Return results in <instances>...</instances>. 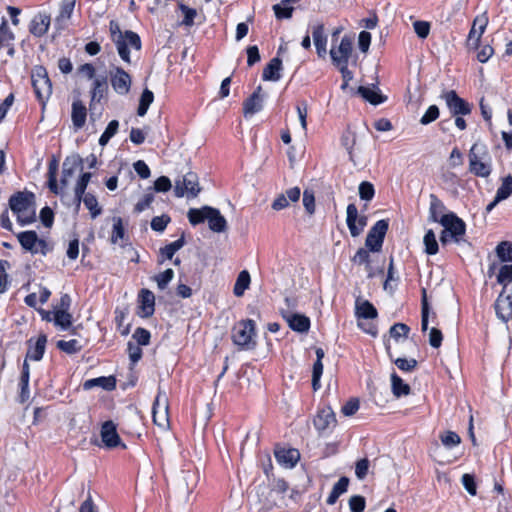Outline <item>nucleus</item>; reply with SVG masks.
<instances>
[{
    "label": "nucleus",
    "mask_w": 512,
    "mask_h": 512,
    "mask_svg": "<svg viewBox=\"0 0 512 512\" xmlns=\"http://www.w3.org/2000/svg\"><path fill=\"white\" fill-rule=\"evenodd\" d=\"M83 201L85 207L89 210L91 218L95 219L102 214V207L99 205L96 196L90 192L84 194L81 202Z\"/></svg>",
    "instance_id": "nucleus-46"
},
{
    "label": "nucleus",
    "mask_w": 512,
    "mask_h": 512,
    "mask_svg": "<svg viewBox=\"0 0 512 512\" xmlns=\"http://www.w3.org/2000/svg\"><path fill=\"white\" fill-rule=\"evenodd\" d=\"M71 306V297L69 294H62L59 303L53 309V323L61 330H67L71 327L73 317L69 312Z\"/></svg>",
    "instance_id": "nucleus-8"
},
{
    "label": "nucleus",
    "mask_w": 512,
    "mask_h": 512,
    "mask_svg": "<svg viewBox=\"0 0 512 512\" xmlns=\"http://www.w3.org/2000/svg\"><path fill=\"white\" fill-rule=\"evenodd\" d=\"M92 174L90 172H84L80 175L74 188V199L77 206H80L82 197L86 193L87 186L91 180Z\"/></svg>",
    "instance_id": "nucleus-43"
},
{
    "label": "nucleus",
    "mask_w": 512,
    "mask_h": 512,
    "mask_svg": "<svg viewBox=\"0 0 512 512\" xmlns=\"http://www.w3.org/2000/svg\"><path fill=\"white\" fill-rule=\"evenodd\" d=\"M410 332V327L405 323H395L389 329L390 338L399 341L400 338L407 339Z\"/></svg>",
    "instance_id": "nucleus-57"
},
{
    "label": "nucleus",
    "mask_w": 512,
    "mask_h": 512,
    "mask_svg": "<svg viewBox=\"0 0 512 512\" xmlns=\"http://www.w3.org/2000/svg\"><path fill=\"white\" fill-rule=\"evenodd\" d=\"M153 101H154L153 92L147 88L144 89L140 96L139 105L137 108V114L141 117L145 116L149 109V106L152 104Z\"/></svg>",
    "instance_id": "nucleus-49"
},
{
    "label": "nucleus",
    "mask_w": 512,
    "mask_h": 512,
    "mask_svg": "<svg viewBox=\"0 0 512 512\" xmlns=\"http://www.w3.org/2000/svg\"><path fill=\"white\" fill-rule=\"evenodd\" d=\"M21 248L32 255L46 256L54 250L55 244L51 240L39 238L34 230L21 231L16 234Z\"/></svg>",
    "instance_id": "nucleus-4"
},
{
    "label": "nucleus",
    "mask_w": 512,
    "mask_h": 512,
    "mask_svg": "<svg viewBox=\"0 0 512 512\" xmlns=\"http://www.w3.org/2000/svg\"><path fill=\"white\" fill-rule=\"evenodd\" d=\"M496 255L501 262H512V242L502 241L496 246Z\"/></svg>",
    "instance_id": "nucleus-53"
},
{
    "label": "nucleus",
    "mask_w": 512,
    "mask_h": 512,
    "mask_svg": "<svg viewBox=\"0 0 512 512\" xmlns=\"http://www.w3.org/2000/svg\"><path fill=\"white\" fill-rule=\"evenodd\" d=\"M58 160L56 158H52L48 163V172H47V185L49 190L54 194H59L60 189L57 183V173H58Z\"/></svg>",
    "instance_id": "nucleus-42"
},
{
    "label": "nucleus",
    "mask_w": 512,
    "mask_h": 512,
    "mask_svg": "<svg viewBox=\"0 0 512 512\" xmlns=\"http://www.w3.org/2000/svg\"><path fill=\"white\" fill-rule=\"evenodd\" d=\"M399 281H400V277L398 275H396L394 258L391 256L389 259V264H388V268H387L386 279L383 283V289L385 291H389L390 293H393L395 291V288L392 287L391 282H395L397 284Z\"/></svg>",
    "instance_id": "nucleus-48"
},
{
    "label": "nucleus",
    "mask_w": 512,
    "mask_h": 512,
    "mask_svg": "<svg viewBox=\"0 0 512 512\" xmlns=\"http://www.w3.org/2000/svg\"><path fill=\"white\" fill-rule=\"evenodd\" d=\"M287 321L289 327L298 333L308 332L311 326L309 317L303 314L294 313L287 319Z\"/></svg>",
    "instance_id": "nucleus-39"
},
{
    "label": "nucleus",
    "mask_w": 512,
    "mask_h": 512,
    "mask_svg": "<svg viewBox=\"0 0 512 512\" xmlns=\"http://www.w3.org/2000/svg\"><path fill=\"white\" fill-rule=\"evenodd\" d=\"M444 233L454 236V242H459L466 233L465 222L454 212H448V217L441 218Z\"/></svg>",
    "instance_id": "nucleus-16"
},
{
    "label": "nucleus",
    "mask_w": 512,
    "mask_h": 512,
    "mask_svg": "<svg viewBox=\"0 0 512 512\" xmlns=\"http://www.w3.org/2000/svg\"><path fill=\"white\" fill-rule=\"evenodd\" d=\"M368 248H359L355 255L351 258V261L357 265H365L367 270V277L373 278L375 273L371 266V256Z\"/></svg>",
    "instance_id": "nucleus-38"
},
{
    "label": "nucleus",
    "mask_w": 512,
    "mask_h": 512,
    "mask_svg": "<svg viewBox=\"0 0 512 512\" xmlns=\"http://www.w3.org/2000/svg\"><path fill=\"white\" fill-rule=\"evenodd\" d=\"M489 18L487 12L477 15L472 23L468 37L466 39V47L469 50L476 51L480 47L481 38L487 28Z\"/></svg>",
    "instance_id": "nucleus-12"
},
{
    "label": "nucleus",
    "mask_w": 512,
    "mask_h": 512,
    "mask_svg": "<svg viewBox=\"0 0 512 512\" xmlns=\"http://www.w3.org/2000/svg\"><path fill=\"white\" fill-rule=\"evenodd\" d=\"M442 444L447 448H452L461 443V437L454 431H446L440 435Z\"/></svg>",
    "instance_id": "nucleus-62"
},
{
    "label": "nucleus",
    "mask_w": 512,
    "mask_h": 512,
    "mask_svg": "<svg viewBox=\"0 0 512 512\" xmlns=\"http://www.w3.org/2000/svg\"><path fill=\"white\" fill-rule=\"evenodd\" d=\"M447 108L452 116L469 115L472 112L473 104L461 98L455 90H446L441 94Z\"/></svg>",
    "instance_id": "nucleus-11"
},
{
    "label": "nucleus",
    "mask_w": 512,
    "mask_h": 512,
    "mask_svg": "<svg viewBox=\"0 0 512 512\" xmlns=\"http://www.w3.org/2000/svg\"><path fill=\"white\" fill-rule=\"evenodd\" d=\"M497 282L503 287L508 288V284L512 282V264L501 266L497 275Z\"/></svg>",
    "instance_id": "nucleus-58"
},
{
    "label": "nucleus",
    "mask_w": 512,
    "mask_h": 512,
    "mask_svg": "<svg viewBox=\"0 0 512 512\" xmlns=\"http://www.w3.org/2000/svg\"><path fill=\"white\" fill-rule=\"evenodd\" d=\"M82 158L79 156L69 158L67 157L63 162V170L62 175L64 178H69L73 176L75 170L78 166L82 165Z\"/></svg>",
    "instance_id": "nucleus-56"
},
{
    "label": "nucleus",
    "mask_w": 512,
    "mask_h": 512,
    "mask_svg": "<svg viewBox=\"0 0 512 512\" xmlns=\"http://www.w3.org/2000/svg\"><path fill=\"white\" fill-rule=\"evenodd\" d=\"M313 424L320 435L331 434L337 426L333 409L330 406L319 408L314 416Z\"/></svg>",
    "instance_id": "nucleus-9"
},
{
    "label": "nucleus",
    "mask_w": 512,
    "mask_h": 512,
    "mask_svg": "<svg viewBox=\"0 0 512 512\" xmlns=\"http://www.w3.org/2000/svg\"><path fill=\"white\" fill-rule=\"evenodd\" d=\"M8 205L20 226H27L36 221V195L34 192L27 189L16 191L10 196Z\"/></svg>",
    "instance_id": "nucleus-1"
},
{
    "label": "nucleus",
    "mask_w": 512,
    "mask_h": 512,
    "mask_svg": "<svg viewBox=\"0 0 512 512\" xmlns=\"http://www.w3.org/2000/svg\"><path fill=\"white\" fill-rule=\"evenodd\" d=\"M425 253L428 255H435L439 251V245L432 229H429L423 238Z\"/></svg>",
    "instance_id": "nucleus-51"
},
{
    "label": "nucleus",
    "mask_w": 512,
    "mask_h": 512,
    "mask_svg": "<svg viewBox=\"0 0 512 512\" xmlns=\"http://www.w3.org/2000/svg\"><path fill=\"white\" fill-rule=\"evenodd\" d=\"M349 478L346 476H342L339 480L333 485V488L326 499V503L328 505H334L338 498L347 491L349 486Z\"/></svg>",
    "instance_id": "nucleus-40"
},
{
    "label": "nucleus",
    "mask_w": 512,
    "mask_h": 512,
    "mask_svg": "<svg viewBox=\"0 0 512 512\" xmlns=\"http://www.w3.org/2000/svg\"><path fill=\"white\" fill-rule=\"evenodd\" d=\"M443 201L435 194H430L428 220L433 223H442L441 218L448 217V212Z\"/></svg>",
    "instance_id": "nucleus-25"
},
{
    "label": "nucleus",
    "mask_w": 512,
    "mask_h": 512,
    "mask_svg": "<svg viewBox=\"0 0 512 512\" xmlns=\"http://www.w3.org/2000/svg\"><path fill=\"white\" fill-rule=\"evenodd\" d=\"M184 245L185 238L184 235H182L179 239L160 248V256L162 259L159 261V263H163L164 260H172L175 253L178 250H180Z\"/></svg>",
    "instance_id": "nucleus-41"
},
{
    "label": "nucleus",
    "mask_w": 512,
    "mask_h": 512,
    "mask_svg": "<svg viewBox=\"0 0 512 512\" xmlns=\"http://www.w3.org/2000/svg\"><path fill=\"white\" fill-rule=\"evenodd\" d=\"M256 323L252 319L237 321L231 329V340L238 350H252L256 347Z\"/></svg>",
    "instance_id": "nucleus-3"
},
{
    "label": "nucleus",
    "mask_w": 512,
    "mask_h": 512,
    "mask_svg": "<svg viewBox=\"0 0 512 512\" xmlns=\"http://www.w3.org/2000/svg\"><path fill=\"white\" fill-rule=\"evenodd\" d=\"M421 292V331L425 332L428 329L430 306L427 299L426 289L422 288Z\"/></svg>",
    "instance_id": "nucleus-50"
},
{
    "label": "nucleus",
    "mask_w": 512,
    "mask_h": 512,
    "mask_svg": "<svg viewBox=\"0 0 512 512\" xmlns=\"http://www.w3.org/2000/svg\"><path fill=\"white\" fill-rule=\"evenodd\" d=\"M359 94L369 103L373 105H379L386 101L387 97L383 96L379 92L364 86L358 88Z\"/></svg>",
    "instance_id": "nucleus-47"
},
{
    "label": "nucleus",
    "mask_w": 512,
    "mask_h": 512,
    "mask_svg": "<svg viewBox=\"0 0 512 512\" xmlns=\"http://www.w3.org/2000/svg\"><path fill=\"white\" fill-rule=\"evenodd\" d=\"M87 119V108L84 103L77 99L72 102L71 120L73 128L77 131L85 126Z\"/></svg>",
    "instance_id": "nucleus-28"
},
{
    "label": "nucleus",
    "mask_w": 512,
    "mask_h": 512,
    "mask_svg": "<svg viewBox=\"0 0 512 512\" xmlns=\"http://www.w3.org/2000/svg\"><path fill=\"white\" fill-rule=\"evenodd\" d=\"M174 277V271L171 268L166 269L165 271L155 275L153 277L154 281L157 283V286L160 290H164L171 280Z\"/></svg>",
    "instance_id": "nucleus-59"
},
{
    "label": "nucleus",
    "mask_w": 512,
    "mask_h": 512,
    "mask_svg": "<svg viewBox=\"0 0 512 512\" xmlns=\"http://www.w3.org/2000/svg\"><path fill=\"white\" fill-rule=\"evenodd\" d=\"M207 210V221L210 230L216 233H223L228 229L225 217L217 208L209 206Z\"/></svg>",
    "instance_id": "nucleus-27"
},
{
    "label": "nucleus",
    "mask_w": 512,
    "mask_h": 512,
    "mask_svg": "<svg viewBox=\"0 0 512 512\" xmlns=\"http://www.w3.org/2000/svg\"><path fill=\"white\" fill-rule=\"evenodd\" d=\"M201 192L198 175L195 172H188L175 180L174 194L181 198L187 196L195 198Z\"/></svg>",
    "instance_id": "nucleus-7"
},
{
    "label": "nucleus",
    "mask_w": 512,
    "mask_h": 512,
    "mask_svg": "<svg viewBox=\"0 0 512 512\" xmlns=\"http://www.w3.org/2000/svg\"><path fill=\"white\" fill-rule=\"evenodd\" d=\"M495 311L498 318L503 321L512 318V287L502 288L495 302Z\"/></svg>",
    "instance_id": "nucleus-18"
},
{
    "label": "nucleus",
    "mask_w": 512,
    "mask_h": 512,
    "mask_svg": "<svg viewBox=\"0 0 512 512\" xmlns=\"http://www.w3.org/2000/svg\"><path fill=\"white\" fill-rule=\"evenodd\" d=\"M89 94H90L89 108H90V110H92V109H94L95 105L100 103L104 98H106V96L108 94L107 78L104 76L95 78L92 81Z\"/></svg>",
    "instance_id": "nucleus-20"
},
{
    "label": "nucleus",
    "mask_w": 512,
    "mask_h": 512,
    "mask_svg": "<svg viewBox=\"0 0 512 512\" xmlns=\"http://www.w3.org/2000/svg\"><path fill=\"white\" fill-rule=\"evenodd\" d=\"M353 52V41L350 36L345 35L340 44L335 47L332 46L330 50V57L335 67L349 64V59Z\"/></svg>",
    "instance_id": "nucleus-14"
},
{
    "label": "nucleus",
    "mask_w": 512,
    "mask_h": 512,
    "mask_svg": "<svg viewBox=\"0 0 512 512\" xmlns=\"http://www.w3.org/2000/svg\"><path fill=\"white\" fill-rule=\"evenodd\" d=\"M392 392L396 397L408 395L411 391L410 386L396 373L391 374Z\"/></svg>",
    "instance_id": "nucleus-45"
},
{
    "label": "nucleus",
    "mask_w": 512,
    "mask_h": 512,
    "mask_svg": "<svg viewBox=\"0 0 512 512\" xmlns=\"http://www.w3.org/2000/svg\"><path fill=\"white\" fill-rule=\"evenodd\" d=\"M47 343V336L45 334H40L36 340L34 338H30L27 341V353L25 360L28 362L29 360L40 361L45 353Z\"/></svg>",
    "instance_id": "nucleus-22"
},
{
    "label": "nucleus",
    "mask_w": 512,
    "mask_h": 512,
    "mask_svg": "<svg viewBox=\"0 0 512 512\" xmlns=\"http://www.w3.org/2000/svg\"><path fill=\"white\" fill-rule=\"evenodd\" d=\"M384 345H385V349H386V352H387L389 358L394 362V364L398 367V369H400L403 372H412L417 367L418 362L414 358H410V359H407V358H396V359H393L392 358L391 345H390L389 339H387V340L384 339Z\"/></svg>",
    "instance_id": "nucleus-35"
},
{
    "label": "nucleus",
    "mask_w": 512,
    "mask_h": 512,
    "mask_svg": "<svg viewBox=\"0 0 512 512\" xmlns=\"http://www.w3.org/2000/svg\"><path fill=\"white\" fill-rule=\"evenodd\" d=\"M76 0H62L59 7V13L55 18V24L59 29H62L66 26L68 20H70L74 8H75Z\"/></svg>",
    "instance_id": "nucleus-31"
},
{
    "label": "nucleus",
    "mask_w": 512,
    "mask_h": 512,
    "mask_svg": "<svg viewBox=\"0 0 512 512\" xmlns=\"http://www.w3.org/2000/svg\"><path fill=\"white\" fill-rule=\"evenodd\" d=\"M132 338L136 341L137 345L147 346L150 344L151 333L146 328L138 327L135 329Z\"/></svg>",
    "instance_id": "nucleus-60"
},
{
    "label": "nucleus",
    "mask_w": 512,
    "mask_h": 512,
    "mask_svg": "<svg viewBox=\"0 0 512 512\" xmlns=\"http://www.w3.org/2000/svg\"><path fill=\"white\" fill-rule=\"evenodd\" d=\"M355 315L358 319L373 320L378 317V311L370 301L357 298L355 302Z\"/></svg>",
    "instance_id": "nucleus-30"
},
{
    "label": "nucleus",
    "mask_w": 512,
    "mask_h": 512,
    "mask_svg": "<svg viewBox=\"0 0 512 512\" xmlns=\"http://www.w3.org/2000/svg\"><path fill=\"white\" fill-rule=\"evenodd\" d=\"M94 387H101L106 391H112L116 388V378L114 376H101L88 379L83 383L84 390H90Z\"/></svg>",
    "instance_id": "nucleus-32"
},
{
    "label": "nucleus",
    "mask_w": 512,
    "mask_h": 512,
    "mask_svg": "<svg viewBox=\"0 0 512 512\" xmlns=\"http://www.w3.org/2000/svg\"><path fill=\"white\" fill-rule=\"evenodd\" d=\"M138 314L143 318L151 317L155 312V295L147 288H142L138 293Z\"/></svg>",
    "instance_id": "nucleus-21"
},
{
    "label": "nucleus",
    "mask_w": 512,
    "mask_h": 512,
    "mask_svg": "<svg viewBox=\"0 0 512 512\" xmlns=\"http://www.w3.org/2000/svg\"><path fill=\"white\" fill-rule=\"evenodd\" d=\"M100 436L103 445L108 449H113L119 446L123 449L126 448V445L122 442L121 437L117 432V426L112 420H107L102 423Z\"/></svg>",
    "instance_id": "nucleus-15"
},
{
    "label": "nucleus",
    "mask_w": 512,
    "mask_h": 512,
    "mask_svg": "<svg viewBox=\"0 0 512 512\" xmlns=\"http://www.w3.org/2000/svg\"><path fill=\"white\" fill-rule=\"evenodd\" d=\"M479 144L474 143L468 154L469 158V171L476 177L488 178L492 173V165L490 159L482 161L479 157Z\"/></svg>",
    "instance_id": "nucleus-13"
},
{
    "label": "nucleus",
    "mask_w": 512,
    "mask_h": 512,
    "mask_svg": "<svg viewBox=\"0 0 512 512\" xmlns=\"http://www.w3.org/2000/svg\"><path fill=\"white\" fill-rule=\"evenodd\" d=\"M109 32L111 41L115 44L121 60L126 64H131L130 48L136 51L142 49L140 36L132 30L122 32L116 20L109 22Z\"/></svg>",
    "instance_id": "nucleus-2"
},
{
    "label": "nucleus",
    "mask_w": 512,
    "mask_h": 512,
    "mask_svg": "<svg viewBox=\"0 0 512 512\" xmlns=\"http://www.w3.org/2000/svg\"><path fill=\"white\" fill-rule=\"evenodd\" d=\"M209 209V206H203L201 208H191L188 211V220L189 222L195 226L198 224L203 223L205 220H207V210Z\"/></svg>",
    "instance_id": "nucleus-52"
},
{
    "label": "nucleus",
    "mask_w": 512,
    "mask_h": 512,
    "mask_svg": "<svg viewBox=\"0 0 512 512\" xmlns=\"http://www.w3.org/2000/svg\"><path fill=\"white\" fill-rule=\"evenodd\" d=\"M282 60L279 57L272 58L264 67L262 79L264 81H278L281 78Z\"/></svg>",
    "instance_id": "nucleus-33"
},
{
    "label": "nucleus",
    "mask_w": 512,
    "mask_h": 512,
    "mask_svg": "<svg viewBox=\"0 0 512 512\" xmlns=\"http://www.w3.org/2000/svg\"><path fill=\"white\" fill-rule=\"evenodd\" d=\"M512 195V176L507 175L503 178L500 187L496 191V201H502Z\"/></svg>",
    "instance_id": "nucleus-54"
},
{
    "label": "nucleus",
    "mask_w": 512,
    "mask_h": 512,
    "mask_svg": "<svg viewBox=\"0 0 512 512\" xmlns=\"http://www.w3.org/2000/svg\"><path fill=\"white\" fill-rule=\"evenodd\" d=\"M251 283V277L247 270H242L236 279L234 284L233 293L237 297H241L244 292L249 288Z\"/></svg>",
    "instance_id": "nucleus-44"
},
{
    "label": "nucleus",
    "mask_w": 512,
    "mask_h": 512,
    "mask_svg": "<svg viewBox=\"0 0 512 512\" xmlns=\"http://www.w3.org/2000/svg\"><path fill=\"white\" fill-rule=\"evenodd\" d=\"M388 228V220H378L368 231L365 239L366 248L371 252L381 251Z\"/></svg>",
    "instance_id": "nucleus-10"
},
{
    "label": "nucleus",
    "mask_w": 512,
    "mask_h": 512,
    "mask_svg": "<svg viewBox=\"0 0 512 512\" xmlns=\"http://www.w3.org/2000/svg\"><path fill=\"white\" fill-rule=\"evenodd\" d=\"M276 461L283 467L292 469L300 460V452L296 448H287L285 446L276 445L274 449Z\"/></svg>",
    "instance_id": "nucleus-19"
},
{
    "label": "nucleus",
    "mask_w": 512,
    "mask_h": 512,
    "mask_svg": "<svg viewBox=\"0 0 512 512\" xmlns=\"http://www.w3.org/2000/svg\"><path fill=\"white\" fill-rule=\"evenodd\" d=\"M348 504L351 512H363L366 507V500L361 495H353L350 497Z\"/></svg>",
    "instance_id": "nucleus-64"
},
{
    "label": "nucleus",
    "mask_w": 512,
    "mask_h": 512,
    "mask_svg": "<svg viewBox=\"0 0 512 512\" xmlns=\"http://www.w3.org/2000/svg\"><path fill=\"white\" fill-rule=\"evenodd\" d=\"M171 222V217L168 214L155 216L151 220V228L156 232H163L167 225Z\"/></svg>",
    "instance_id": "nucleus-63"
},
{
    "label": "nucleus",
    "mask_w": 512,
    "mask_h": 512,
    "mask_svg": "<svg viewBox=\"0 0 512 512\" xmlns=\"http://www.w3.org/2000/svg\"><path fill=\"white\" fill-rule=\"evenodd\" d=\"M109 83L113 91L121 96L129 94L132 87V76L123 67L111 65L108 71Z\"/></svg>",
    "instance_id": "nucleus-6"
},
{
    "label": "nucleus",
    "mask_w": 512,
    "mask_h": 512,
    "mask_svg": "<svg viewBox=\"0 0 512 512\" xmlns=\"http://www.w3.org/2000/svg\"><path fill=\"white\" fill-rule=\"evenodd\" d=\"M113 227L110 235V243L115 245L118 244L119 241H128L129 237L126 233V229L124 226L123 219L120 216H115L112 218Z\"/></svg>",
    "instance_id": "nucleus-36"
},
{
    "label": "nucleus",
    "mask_w": 512,
    "mask_h": 512,
    "mask_svg": "<svg viewBox=\"0 0 512 512\" xmlns=\"http://www.w3.org/2000/svg\"><path fill=\"white\" fill-rule=\"evenodd\" d=\"M32 88L37 100L45 106L52 95V82L47 69L43 65H36L31 71Z\"/></svg>",
    "instance_id": "nucleus-5"
},
{
    "label": "nucleus",
    "mask_w": 512,
    "mask_h": 512,
    "mask_svg": "<svg viewBox=\"0 0 512 512\" xmlns=\"http://www.w3.org/2000/svg\"><path fill=\"white\" fill-rule=\"evenodd\" d=\"M346 213V223L351 236H359L367 225V217L365 215H358V209L354 203L348 204Z\"/></svg>",
    "instance_id": "nucleus-17"
},
{
    "label": "nucleus",
    "mask_w": 512,
    "mask_h": 512,
    "mask_svg": "<svg viewBox=\"0 0 512 512\" xmlns=\"http://www.w3.org/2000/svg\"><path fill=\"white\" fill-rule=\"evenodd\" d=\"M262 87L259 85L254 92L244 100L243 115L244 117L252 116L260 112L263 108V96L261 95Z\"/></svg>",
    "instance_id": "nucleus-24"
},
{
    "label": "nucleus",
    "mask_w": 512,
    "mask_h": 512,
    "mask_svg": "<svg viewBox=\"0 0 512 512\" xmlns=\"http://www.w3.org/2000/svg\"><path fill=\"white\" fill-rule=\"evenodd\" d=\"M312 36L314 40V44L316 47V51L319 57H324L326 55V45H327V37L324 33V25L317 24L313 27Z\"/></svg>",
    "instance_id": "nucleus-37"
},
{
    "label": "nucleus",
    "mask_w": 512,
    "mask_h": 512,
    "mask_svg": "<svg viewBox=\"0 0 512 512\" xmlns=\"http://www.w3.org/2000/svg\"><path fill=\"white\" fill-rule=\"evenodd\" d=\"M316 353V361L313 364L312 368V388L314 391H317L320 388V379L323 374V363L322 360L325 356V352L322 348L318 347L315 350Z\"/></svg>",
    "instance_id": "nucleus-34"
},
{
    "label": "nucleus",
    "mask_w": 512,
    "mask_h": 512,
    "mask_svg": "<svg viewBox=\"0 0 512 512\" xmlns=\"http://www.w3.org/2000/svg\"><path fill=\"white\" fill-rule=\"evenodd\" d=\"M29 381H30V366L29 363L24 360L21 373L19 377V394H18V401L21 404H24L29 400L30 397V390H29Z\"/></svg>",
    "instance_id": "nucleus-26"
},
{
    "label": "nucleus",
    "mask_w": 512,
    "mask_h": 512,
    "mask_svg": "<svg viewBox=\"0 0 512 512\" xmlns=\"http://www.w3.org/2000/svg\"><path fill=\"white\" fill-rule=\"evenodd\" d=\"M56 347L59 350L65 352L67 354H70V355L76 354L82 350V345L79 343V341L77 339H71L68 341L59 340L56 343Z\"/></svg>",
    "instance_id": "nucleus-55"
},
{
    "label": "nucleus",
    "mask_w": 512,
    "mask_h": 512,
    "mask_svg": "<svg viewBox=\"0 0 512 512\" xmlns=\"http://www.w3.org/2000/svg\"><path fill=\"white\" fill-rule=\"evenodd\" d=\"M51 17L47 13H37L29 23V32L37 38L43 37L49 30Z\"/></svg>",
    "instance_id": "nucleus-23"
},
{
    "label": "nucleus",
    "mask_w": 512,
    "mask_h": 512,
    "mask_svg": "<svg viewBox=\"0 0 512 512\" xmlns=\"http://www.w3.org/2000/svg\"><path fill=\"white\" fill-rule=\"evenodd\" d=\"M160 407V394H158L153 402L152 406V420L153 423L161 428H165L169 425L168 416V403L165 400L163 410L159 411Z\"/></svg>",
    "instance_id": "nucleus-29"
},
{
    "label": "nucleus",
    "mask_w": 512,
    "mask_h": 512,
    "mask_svg": "<svg viewBox=\"0 0 512 512\" xmlns=\"http://www.w3.org/2000/svg\"><path fill=\"white\" fill-rule=\"evenodd\" d=\"M302 202L307 214L313 215L316 209L314 191L311 189H305L303 192Z\"/></svg>",
    "instance_id": "nucleus-61"
}]
</instances>
